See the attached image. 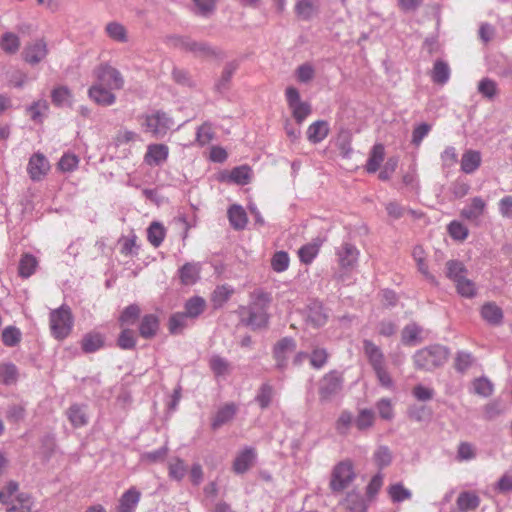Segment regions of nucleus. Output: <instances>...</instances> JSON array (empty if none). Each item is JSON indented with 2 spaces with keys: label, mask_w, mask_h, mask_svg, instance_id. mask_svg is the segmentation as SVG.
<instances>
[{
  "label": "nucleus",
  "mask_w": 512,
  "mask_h": 512,
  "mask_svg": "<svg viewBox=\"0 0 512 512\" xmlns=\"http://www.w3.org/2000/svg\"><path fill=\"white\" fill-rule=\"evenodd\" d=\"M169 42L178 49L192 53L195 57L223 59L224 53L205 41H195L186 36H171Z\"/></svg>",
  "instance_id": "f257e3e1"
},
{
  "label": "nucleus",
  "mask_w": 512,
  "mask_h": 512,
  "mask_svg": "<svg viewBox=\"0 0 512 512\" xmlns=\"http://www.w3.org/2000/svg\"><path fill=\"white\" fill-rule=\"evenodd\" d=\"M448 356V348L435 344L418 350L414 354L413 360L417 369L433 371L442 366L447 361Z\"/></svg>",
  "instance_id": "f03ea898"
},
{
  "label": "nucleus",
  "mask_w": 512,
  "mask_h": 512,
  "mask_svg": "<svg viewBox=\"0 0 512 512\" xmlns=\"http://www.w3.org/2000/svg\"><path fill=\"white\" fill-rule=\"evenodd\" d=\"M49 320L51 333L56 339L63 340L71 333L74 318L69 306L62 305L58 309L52 310Z\"/></svg>",
  "instance_id": "7ed1b4c3"
},
{
  "label": "nucleus",
  "mask_w": 512,
  "mask_h": 512,
  "mask_svg": "<svg viewBox=\"0 0 512 512\" xmlns=\"http://www.w3.org/2000/svg\"><path fill=\"white\" fill-rule=\"evenodd\" d=\"M356 477L353 463L345 459L337 463L331 472L329 487L334 493H340L350 486Z\"/></svg>",
  "instance_id": "20e7f679"
},
{
  "label": "nucleus",
  "mask_w": 512,
  "mask_h": 512,
  "mask_svg": "<svg viewBox=\"0 0 512 512\" xmlns=\"http://www.w3.org/2000/svg\"><path fill=\"white\" fill-rule=\"evenodd\" d=\"M344 383L343 374L337 370L326 373L319 381L318 394L321 402H329L338 395Z\"/></svg>",
  "instance_id": "39448f33"
},
{
  "label": "nucleus",
  "mask_w": 512,
  "mask_h": 512,
  "mask_svg": "<svg viewBox=\"0 0 512 512\" xmlns=\"http://www.w3.org/2000/svg\"><path fill=\"white\" fill-rule=\"evenodd\" d=\"M93 76L97 83H101L112 90H121L125 84L121 72L109 63H101L95 67Z\"/></svg>",
  "instance_id": "423d86ee"
},
{
  "label": "nucleus",
  "mask_w": 512,
  "mask_h": 512,
  "mask_svg": "<svg viewBox=\"0 0 512 512\" xmlns=\"http://www.w3.org/2000/svg\"><path fill=\"white\" fill-rule=\"evenodd\" d=\"M285 96L292 116L298 124H301L311 114V105L301 101L299 91L293 86L286 88Z\"/></svg>",
  "instance_id": "0eeeda50"
},
{
  "label": "nucleus",
  "mask_w": 512,
  "mask_h": 512,
  "mask_svg": "<svg viewBox=\"0 0 512 512\" xmlns=\"http://www.w3.org/2000/svg\"><path fill=\"white\" fill-rule=\"evenodd\" d=\"M146 129L156 138L166 135L172 126V120L163 112H156L146 117Z\"/></svg>",
  "instance_id": "6e6552de"
},
{
  "label": "nucleus",
  "mask_w": 512,
  "mask_h": 512,
  "mask_svg": "<svg viewBox=\"0 0 512 512\" xmlns=\"http://www.w3.org/2000/svg\"><path fill=\"white\" fill-rule=\"evenodd\" d=\"M296 349V342L291 337L280 339L273 348V356L278 369H284L292 352Z\"/></svg>",
  "instance_id": "1a4fd4ad"
},
{
  "label": "nucleus",
  "mask_w": 512,
  "mask_h": 512,
  "mask_svg": "<svg viewBox=\"0 0 512 512\" xmlns=\"http://www.w3.org/2000/svg\"><path fill=\"white\" fill-rule=\"evenodd\" d=\"M88 97L99 106H111L116 102V95L113 90L95 82L88 89Z\"/></svg>",
  "instance_id": "9d476101"
},
{
  "label": "nucleus",
  "mask_w": 512,
  "mask_h": 512,
  "mask_svg": "<svg viewBox=\"0 0 512 512\" xmlns=\"http://www.w3.org/2000/svg\"><path fill=\"white\" fill-rule=\"evenodd\" d=\"M49 169V162L42 153H35L30 157L27 172L33 181H40Z\"/></svg>",
  "instance_id": "9b49d317"
},
{
  "label": "nucleus",
  "mask_w": 512,
  "mask_h": 512,
  "mask_svg": "<svg viewBox=\"0 0 512 512\" xmlns=\"http://www.w3.org/2000/svg\"><path fill=\"white\" fill-rule=\"evenodd\" d=\"M24 60L31 64L36 65L41 62L48 54L47 44L43 39H39L34 43L27 45L23 50Z\"/></svg>",
  "instance_id": "f8f14e48"
},
{
  "label": "nucleus",
  "mask_w": 512,
  "mask_h": 512,
  "mask_svg": "<svg viewBox=\"0 0 512 512\" xmlns=\"http://www.w3.org/2000/svg\"><path fill=\"white\" fill-rule=\"evenodd\" d=\"M169 148L165 144H150L147 147L144 161L149 166H160L166 162Z\"/></svg>",
  "instance_id": "ddd939ff"
},
{
  "label": "nucleus",
  "mask_w": 512,
  "mask_h": 512,
  "mask_svg": "<svg viewBox=\"0 0 512 512\" xmlns=\"http://www.w3.org/2000/svg\"><path fill=\"white\" fill-rule=\"evenodd\" d=\"M328 314L323 305L318 301H313L308 305L306 321L313 327H321L326 324Z\"/></svg>",
  "instance_id": "4468645a"
},
{
  "label": "nucleus",
  "mask_w": 512,
  "mask_h": 512,
  "mask_svg": "<svg viewBox=\"0 0 512 512\" xmlns=\"http://www.w3.org/2000/svg\"><path fill=\"white\" fill-rule=\"evenodd\" d=\"M141 493L135 487L129 488L122 494L117 507L118 512H135L140 501Z\"/></svg>",
  "instance_id": "2eb2a0df"
},
{
  "label": "nucleus",
  "mask_w": 512,
  "mask_h": 512,
  "mask_svg": "<svg viewBox=\"0 0 512 512\" xmlns=\"http://www.w3.org/2000/svg\"><path fill=\"white\" fill-rule=\"evenodd\" d=\"M481 162V153L477 150L468 149L462 154L460 160L461 171L472 174L480 167Z\"/></svg>",
  "instance_id": "dca6fc26"
},
{
  "label": "nucleus",
  "mask_w": 512,
  "mask_h": 512,
  "mask_svg": "<svg viewBox=\"0 0 512 512\" xmlns=\"http://www.w3.org/2000/svg\"><path fill=\"white\" fill-rule=\"evenodd\" d=\"M486 209V202L479 196L471 199L470 205L463 208L461 216L469 221L476 222L484 214Z\"/></svg>",
  "instance_id": "f3484780"
},
{
  "label": "nucleus",
  "mask_w": 512,
  "mask_h": 512,
  "mask_svg": "<svg viewBox=\"0 0 512 512\" xmlns=\"http://www.w3.org/2000/svg\"><path fill=\"white\" fill-rule=\"evenodd\" d=\"M159 330V319L154 314L144 315L139 324V334L144 339H152Z\"/></svg>",
  "instance_id": "a211bd4d"
},
{
  "label": "nucleus",
  "mask_w": 512,
  "mask_h": 512,
  "mask_svg": "<svg viewBox=\"0 0 512 512\" xmlns=\"http://www.w3.org/2000/svg\"><path fill=\"white\" fill-rule=\"evenodd\" d=\"M227 216L230 225L235 230H243L248 223L246 211L241 205H231L227 211Z\"/></svg>",
  "instance_id": "6ab92c4d"
},
{
  "label": "nucleus",
  "mask_w": 512,
  "mask_h": 512,
  "mask_svg": "<svg viewBox=\"0 0 512 512\" xmlns=\"http://www.w3.org/2000/svg\"><path fill=\"white\" fill-rule=\"evenodd\" d=\"M337 255L342 268H351L357 262L359 252L354 245L344 243L337 251Z\"/></svg>",
  "instance_id": "aec40b11"
},
{
  "label": "nucleus",
  "mask_w": 512,
  "mask_h": 512,
  "mask_svg": "<svg viewBox=\"0 0 512 512\" xmlns=\"http://www.w3.org/2000/svg\"><path fill=\"white\" fill-rule=\"evenodd\" d=\"M480 497L472 491L461 492L456 500L457 509L468 512L476 510L480 505Z\"/></svg>",
  "instance_id": "412c9836"
},
{
  "label": "nucleus",
  "mask_w": 512,
  "mask_h": 512,
  "mask_svg": "<svg viewBox=\"0 0 512 512\" xmlns=\"http://www.w3.org/2000/svg\"><path fill=\"white\" fill-rule=\"evenodd\" d=\"M363 349L373 369L385 365L384 355L381 349L377 345H375L371 340L365 339L363 341Z\"/></svg>",
  "instance_id": "4be33fe9"
},
{
  "label": "nucleus",
  "mask_w": 512,
  "mask_h": 512,
  "mask_svg": "<svg viewBox=\"0 0 512 512\" xmlns=\"http://www.w3.org/2000/svg\"><path fill=\"white\" fill-rule=\"evenodd\" d=\"M329 133V125L324 120H317L313 122L307 129V139L317 144L323 141Z\"/></svg>",
  "instance_id": "5701e85b"
},
{
  "label": "nucleus",
  "mask_w": 512,
  "mask_h": 512,
  "mask_svg": "<svg viewBox=\"0 0 512 512\" xmlns=\"http://www.w3.org/2000/svg\"><path fill=\"white\" fill-rule=\"evenodd\" d=\"M237 412V407L234 403H227L222 406L216 413L211 426L213 430L219 429L224 424L231 421Z\"/></svg>",
  "instance_id": "b1692460"
},
{
  "label": "nucleus",
  "mask_w": 512,
  "mask_h": 512,
  "mask_svg": "<svg viewBox=\"0 0 512 512\" xmlns=\"http://www.w3.org/2000/svg\"><path fill=\"white\" fill-rule=\"evenodd\" d=\"M255 459V451L253 448H245L234 460L233 470L237 474L245 473L251 466Z\"/></svg>",
  "instance_id": "393cba45"
},
{
  "label": "nucleus",
  "mask_w": 512,
  "mask_h": 512,
  "mask_svg": "<svg viewBox=\"0 0 512 512\" xmlns=\"http://www.w3.org/2000/svg\"><path fill=\"white\" fill-rule=\"evenodd\" d=\"M384 157H385V148H384L383 144H381V143L375 144L369 153V157H368L367 163L365 165L366 171L368 173H375L379 169L381 163L383 162Z\"/></svg>",
  "instance_id": "a878e982"
},
{
  "label": "nucleus",
  "mask_w": 512,
  "mask_h": 512,
  "mask_svg": "<svg viewBox=\"0 0 512 512\" xmlns=\"http://www.w3.org/2000/svg\"><path fill=\"white\" fill-rule=\"evenodd\" d=\"M239 67V63L237 61H230L225 64L221 77L215 83V90L219 93H223L229 88L230 81L232 76L236 72Z\"/></svg>",
  "instance_id": "bb28decb"
},
{
  "label": "nucleus",
  "mask_w": 512,
  "mask_h": 512,
  "mask_svg": "<svg viewBox=\"0 0 512 512\" xmlns=\"http://www.w3.org/2000/svg\"><path fill=\"white\" fill-rule=\"evenodd\" d=\"M341 504L349 512H366L367 510L366 502L363 496L360 493L354 491L347 493Z\"/></svg>",
  "instance_id": "cd10ccee"
},
{
  "label": "nucleus",
  "mask_w": 512,
  "mask_h": 512,
  "mask_svg": "<svg viewBox=\"0 0 512 512\" xmlns=\"http://www.w3.org/2000/svg\"><path fill=\"white\" fill-rule=\"evenodd\" d=\"M206 301L200 296L189 298L184 305V313L190 320L197 319L205 310Z\"/></svg>",
  "instance_id": "c85d7f7f"
},
{
  "label": "nucleus",
  "mask_w": 512,
  "mask_h": 512,
  "mask_svg": "<svg viewBox=\"0 0 512 512\" xmlns=\"http://www.w3.org/2000/svg\"><path fill=\"white\" fill-rule=\"evenodd\" d=\"M200 277V266L196 263H185L179 269V278L184 285L195 284Z\"/></svg>",
  "instance_id": "c756f323"
},
{
  "label": "nucleus",
  "mask_w": 512,
  "mask_h": 512,
  "mask_svg": "<svg viewBox=\"0 0 512 512\" xmlns=\"http://www.w3.org/2000/svg\"><path fill=\"white\" fill-rule=\"evenodd\" d=\"M482 318L491 325H499L503 320L502 309L495 303H486L481 308Z\"/></svg>",
  "instance_id": "7c9ffc66"
},
{
  "label": "nucleus",
  "mask_w": 512,
  "mask_h": 512,
  "mask_svg": "<svg viewBox=\"0 0 512 512\" xmlns=\"http://www.w3.org/2000/svg\"><path fill=\"white\" fill-rule=\"evenodd\" d=\"M422 331V327L414 322L406 325L401 332L402 343L409 346L420 343Z\"/></svg>",
  "instance_id": "2f4dec72"
},
{
  "label": "nucleus",
  "mask_w": 512,
  "mask_h": 512,
  "mask_svg": "<svg viewBox=\"0 0 512 512\" xmlns=\"http://www.w3.org/2000/svg\"><path fill=\"white\" fill-rule=\"evenodd\" d=\"M234 289L228 284L218 285L211 295V302L215 309L221 308L233 295Z\"/></svg>",
  "instance_id": "473e14b6"
},
{
  "label": "nucleus",
  "mask_w": 512,
  "mask_h": 512,
  "mask_svg": "<svg viewBox=\"0 0 512 512\" xmlns=\"http://www.w3.org/2000/svg\"><path fill=\"white\" fill-rule=\"evenodd\" d=\"M38 266L37 258L30 254L25 253L21 256L18 266L19 276L22 278H29L34 274Z\"/></svg>",
  "instance_id": "72a5a7b5"
},
{
  "label": "nucleus",
  "mask_w": 512,
  "mask_h": 512,
  "mask_svg": "<svg viewBox=\"0 0 512 512\" xmlns=\"http://www.w3.org/2000/svg\"><path fill=\"white\" fill-rule=\"evenodd\" d=\"M445 275L454 283L459 282L460 279L467 276V269L465 265L459 260H449L445 265Z\"/></svg>",
  "instance_id": "f704fd0d"
},
{
  "label": "nucleus",
  "mask_w": 512,
  "mask_h": 512,
  "mask_svg": "<svg viewBox=\"0 0 512 512\" xmlns=\"http://www.w3.org/2000/svg\"><path fill=\"white\" fill-rule=\"evenodd\" d=\"M104 346V337L100 333H87L81 340V348L85 353H94Z\"/></svg>",
  "instance_id": "c9c22d12"
},
{
  "label": "nucleus",
  "mask_w": 512,
  "mask_h": 512,
  "mask_svg": "<svg viewBox=\"0 0 512 512\" xmlns=\"http://www.w3.org/2000/svg\"><path fill=\"white\" fill-rule=\"evenodd\" d=\"M26 407L27 404L25 402L19 403H11L7 406L5 411V417L10 423H20L26 417Z\"/></svg>",
  "instance_id": "e433bc0d"
},
{
  "label": "nucleus",
  "mask_w": 512,
  "mask_h": 512,
  "mask_svg": "<svg viewBox=\"0 0 512 512\" xmlns=\"http://www.w3.org/2000/svg\"><path fill=\"white\" fill-rule=\"evenodd\" d=\"M274 395L275 390L273 386L268 382L263 383L259 387L257 395L255 396V402L259 405V407L262 410H264L270 406Z\"/></svg>",
  "instance_id": "4c0bfd02"
},
{
  "label": "nucleus",
  "mask_w": 512,
  "mask_h": 512,
  "mask_svg": "<svg viewBox=\"0 0 512 512\" xmlns=\"http://www.w3.org/2000/svg\"><path fill=\"white\" fill-rule=\"evenodd\" d=\"M107 36L119 43L128 42V33L124 25L117 21L109 22L105 27Z\"/></svg>",
  "instance_id": "58836bf2"
},
{
  "label": "nucleus",
  "mask_w": 512,
  "mask_h": 512,
  "mask_svg": "<svg viewBox=\"0 0 512 512\" xmlns=\"http://www.w3.org/2000/svg\"><path fill=\"white\" fill-rule=\"evenodd\" d=\"M318 12V6L312 0H298L295 13L302 20H310Z\"/></svg>",
  "instance_id": "ea45409f"
},
{
  "label": "nucleus",
  "mask_w": 512,
  "mask_h": 512,
  "mask_svg": "<svg viewBox=\"0 0 512 512\" xmlns=\"http://www.w3.org/2000/svg\"><path fill=\"white\" fill-rule=\"evenodd\" d=\"M48 109V102L45 99H39L29 105L26 108V112L30 116L31 120L37 123H41Z\"/></svg>",
  "instance_id": "a19ab883"
},
{
  "label": "nucleus",
  "mask_w": 512,
  "mask_h": 512,
  "mask_svg": "<svg viewBox=\"0 0 512 512\" xmlns=\"http://www.w3.org/2000/svg\"><path fill=\"white\" fill-rule=\"evenodd\" d=\"M67 417L74 427H82L88 423V418L84 407L78 404H73L66 412Z\"/></svg>",
  "instance_id": "79ce46f5"
},
{
  "label": "nucleus",
  "mask_w": 512,
  "mask_h": 512,
  "mask_svg": "<svg viewBox=\"0 0 512 512\" xmlns=\"http://www.w3.org/2000/svg\"><path fill=\"white\" fill-rule=\"evenodd\" d=\"M72 92L67 86H57L51 91L52 103L57 107L71 105Z\"/></svg>",
  "instance_id": "37998d69"
},
{
  "label": "nucleus",
  "mask_w": 512,
  "mask_h": 512,
  "mask_svg": "<svg viewBox=\"0 0 512 512\" xmlns=\"http://www.w3.org/2000/svg\"><path fill=\"white\" fill-rule=\"evenodd\" d=\"M251 174L252 171L249 166L241 165L231 170L228 180L238 185H246L250 182Z\"/></svg>",
  "instance_id": "c03bdc74"
},
{
  "label": "nucleus",
  "mask_w": 512,
  "mask_h": 512,
  "mask_svg": "<svg viewBox=\"0 0 512 512\" xmlns=\"http://www.w3.org/2000/svg\"><path fill=\"white\" fill-rule=\"evenodd\" d=\"M431 77L434 83L441 85L445 84L450 77V68L448 64L442 60H437L434 63Z\"/></svg>",
  "instance_id": "a18cd8bd"
},
{
  "label": "nucleus",
  "mask_w": 512,
  "mask_h": 512,
  "mask_svg": "<svg viewBox=\"0 0 512 512\" xmlns=\"http://www.w3.org/2000/svg\"><path fill=\"white\" fill-rule=\"evenodd\" d=\"M148 241L154 246L159 247L165 238V228L159 222H153L147 229Z\"/></svg>",
  "instance_id": "49530a36"
},
{
  "label": "nucleus",
  "mask_w": 512,
  "mask_h": 512,
  "mask_svg": "<svg viewBox=\"0 0 512 512\" xmlns=\"http://www.w3.org/2000/svg\"><path fill=\"white\" fill-rule=\"evenodd\" d=\"M18 380V369L13 363L0 365V382L4 385L15 384Z\"/></svg>",
  "instance_id": "de8ad7c7"
},
{
  "label": "nucleus",
  "mask_w": 512,
  "mask_h": 512,
  "mask_svg": "<svg viewBox=\"0 0 512 512\" xmlns=\"http://www.w3.org/2000/svg\"><path fill=\"white\" fill-rule=\"evenodd\" d=\"M0 47L7 54H15L20 48V40L12 32L4 33L0 40Z\"/></svg>",
  "instance_id": "09e8293b"
},
{
  "label": "nucleus",
  "mask_w": 512,
  "mask_h": 512,
  "mask_svg": "<svg viewBox=\"0 0 512 512\" xmlns=\"http://www.w3.org/2000/svg\"><path fill=\"white\" fill-rule=\"evenodd\" d=\"M140 316V307L137 304L127 306L119 317L121 327L135 324Z\"/></svg>",
  "instance_id": "8fccbe9b"
},
{
  "label": "nucleus",
  "mask_w": 512,
  "mask_h": 512,
  "mask_svg": "<svg viewBox=\"0 0 512 512\" xmlns=\"http://www.w3.org/2000/svg\"><path fill=\"white\" fill-rule=\"evenodd\" d=\"M375 414L371 409H361L355 418V425L358 430L364 431L371 428L374 424Z\"/></svg>",
  "instance_id": "3c124183"
},
{
  "label": "nucleus",
  "mask_w": 512,
  "mask_h": 512,
  "mask_svg": "<svg viewBox=\"0 0 512 512\" xmlns=\"http://www.w3.org/2000/svg\"><path fill=\"white\" fill-rule=\"evenodd\" d=\"M209 366L215 376H225L230 372L229 362L219 355H213L209 360Z\"/></svg>",
  "instance_id": "603ef678"
},
{
  "label": "nucleus",
  "mask_w": 512,
  "mask_h": 512,
  "mask_svg": "<svg viewBox=\"0 0 512 512\" xmlns=\"http://www.w3.org/2000/svg\"><path fill=\"white\" fill-rule=\"evenodd\" d=\"M21 331L15 326H8L1 334L2 342L7 347H14L21 341Z\"/></svg>",
  "instance_id": "864d4df0"
},
{
  "label": "nucleus",
  "mask_w": 512,
  "mask_h": 512,
  "mask_svg": "<svg viewBox=\"0 0 512 512\" xmlns=\"http://www.w3.org/2000/svg\"><path fill=\"white\" fill-rule=\"evenodd\" d=\"M189 320L190 319L186 316L184 312H177L173 314L169 319V331L172 334L181 333L183 329L188 326Z\"/></svg>",
  "instance_id": "5fc2aeb1"
},
{
  "label": "nucleus",
  "mask_w": 512,
  "mask_h": 512,
  "mask_svg": "<svg viewBox=\"0 0 512 512\" xmlns=\"http://www.w3.org/2000/svg\"><path fill=\"white\" fill-rule=\"evenodd\" d=\"M353 422L355 423L353 414L348 410H344L340 413L335 428L340 435H347Z\"/></svg>",
  "instance_id": "6e6d98bb"
},
{
  "label": "nucleus",
  "mask_w": 512,
  "mask_h": 512,
  "mask_svg": "<svg viewBox=\"0 0 512 512\" xmlns=\"http://www.w3.org/2000/svg\"><path fill=\"white\" fill-rule=\"evenodd\" d=\"M195 6V12L196 14L203 16V17H209L211 16L215 10L216 5L219 0H192Z\"/></svg>",
  "instance_id": "4d7b16f0"
},
{
  "label": "nucleus",
  "mask_w": 512,
  "mask_h": 512,
  "mask_svg": "<svg viewBox=\"0 0 512 512\" xmlns=\"http://www.w3.org/2000/svg\"><path fill=\"white\" fill-rule=\"evenodd\" d=\"M117 344L123 350L134 349L136 346L134 331L129 328H123L118 337Z\"/></svg>",
  "instance_id": "13d9d810"
},
{
  "label": "nucleus",
  "mask_w": 512,
  "mask_h": 512,
  "mask_svg": "<svg viewBox=\"0 0 512 512\" xmlns=\"http://www.w3.org/2000/svg\"><path fill=\"white\" fill-rule=\"evenodd\" d=\"M474 358L471 353L459 351L456 354L454 367L457 372L465 373L473 364Z\"/></svg>",
  "instance_id": "bf43d9fd"
},
{
  "label": "nucleus",
  "mask_w": 512,
  "mask_h": 512,
  "mask_svg": "<svg viewBox=\"0 0 512 512\" xmlns=\"http://www.w3.org/2000/svg\"><path fill=\"white\" fill-rule=\"evenodd\" d=\"M289 256L285 251L276 252L271 259V267L275 272L281 273L289 267Z\"/></svg>",
  "instance_id": "052dcab7"
},
{
  "label": "nucleus",
  "mask_w": 512,
  "mask_h": 512,
  "mask_svg": "<svg viewBox=\"0 0 512 512\" xmlns=\"http://www.w3.org/2000/svg\"><path fill=\"white\" fill-rule=\"evenodd\" d=\"M457 292L466 298H472L476 295V287L472 280L468 279L467 276L455 283Z\"/></svg>",
  "instance_id": "680f3d73"
},
{
  "label": "nucleus",
  "mask_w": 512,
  "mask_h": 512,
  "mask_svg": "<svg viewBox=\"0 0 512 512\" xmlns=\"http://www.w3.org/2000/svg\"><path fill=\"white\" fill-rule=\"evenodd\" d=\"M388 493L393 502H402L410 499L412 496L410 490L406 489L401 483L391 485Z\"/></svg>",
  "instance_id": "e2e57ef3"
},
{
  "label": "nucleus",
  "mask_w": 512,
  "mask_h": 512,
  "mask_svg": "<svg viewBox=\"0 0 512 512\" xmlns=\"http://www.w3.org/2000/svg\"><path fill=\"white\" fill-rule=\"evenodd\" d=\"M474 392L482 397H489L493 393V384L485 377L477 378L473 382Z\"/></svg>",
  "instance_id": "0e129e2a"
},
{
  "label": "nucleus",
  "mask_w": 512,
  "mask_h": 512,
  "mask_svg": "<svg viewBox=\"0 0 512 512\" xmlns=\"http://www.w3.org/2000/svg\"><path fill=\"white\" fill-rule=\"evenodd\" d=\"M448 232L451 238L458 241H463L468 236V228L459 221H452L448 225Z\"/></svg>",
  "instance_id": "69168bd1"
},
{
  "label": "nucleus",
  "mask_w": 512,
  "mask_h": 512,
  "mask_svg": "<svg viewBox=\"0 0 512 512\" xmlns=\"http://www.w3.org/2000/svg\"><path fill=\"white\" fill-rule=\"evenodd\" d=\"M319 252V247L316 244H306L299 249L298 255L300 261L305 264H310Z\"/></svg>",
  "instance_id": "338daca9"
},
{
  "label": "nucleus",
  "mask_w": 512,
  "mask_h": 512,
  "mask_svg": "<svg viewBox=\"0 0 512 512\" xmlns=\"http://www.w3.org/2000/svg\"><path fill=\"white\" fill-rule=\"evenodd\" d=\"M374 461L380 469L390 465L392 455L389 448L386 446H380L374 453Z\"/></svg>",
  "instance_id": "774afa93"
}]
</instances>
